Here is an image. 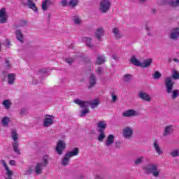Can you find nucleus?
Here are the masks:
<instances>
[{"label": "nucleus", "instance_id": "36", "mask_svg": "<svg viewBox=\"0 0 179 179\" xmlns=\"http://www.w3.org/2000/svg\"><path fill=\"white\" fill-rule=\"evenodd\" d=\"M83 41H85V44L88 48H93V45L91 44L92 39L90 38H84Z\"/></svg>", "mask_w": 179, "mask_h": 179}, {"label": "nucleus", "instance_id": "27", "mask_svg": "<svg viewBox=\"0 0 179 179\" xmlns=\"http://www.w3.org/2000/svg\"><path fill=\"white\" fill-rule=\"evenodd\" d=\"M15 77L16 76L15 75V73L8 74V85H13V83H15Z\"/></svg>", "mask_w": 179, "mask_h": 179}, {"label": "nucleus", "instance_id": "56", "mask_svg": "<svg viewBox=\"0 0 179 179\" xmlns=\"http://www.w3.org/2000/svg\"><path fill=\"white\" fill-rule=\"evenodd\" d=\"M140 2H145L146 0H138Z\"/></svg>", "mask_w": 179, "mask_h": 179}, {"label": "nucleus", "instance_id": "40", "mask_svg": "<svg viewBox=\"0 0 179 179\" xmlns=\"http://www.w3.org/2000/svg\"><path fill=\"white\" fill-rule=\"evenodd\" d=\"M78 0H70L69 5H71V6H73V8H75V6L78 5Z\"/></svg>", "mask_w": 179, "mask_h": 179}, {"label": "nucleus", "instance_id": "55", "mask_svg": "<svg viewBox=\"0 0 179 179\" xmlns=\"http://www.w3.org/2000/svg\"><path fill=\"white\" fill-rule=\"evenodd\" d=\"M145 29H146V30H149V26L146 25Z\"/></svg>", "mask_w": 179, "mask_h": 179}, {"label": "nucleus", "instance_id": "59", "mask_svg": "<svg viewBox=\"0 0 179 179\" xmlns=\"http://www.w3.org/2000/svg\"><path fill=\"white\" fill-rule=\"evenodd\" d=\"M113 59H115V56L113 55Z\"/></svg>", "mask_w": 179, "mask_h": 179}, {"label": "nucleus", "instance_id": "54", "mask_svg": "<svg viewBox=\"0 0 179 179\" xmlns=\"http://www.w3.org/2000/svg\"><path fill=\"white\" fill-rule=\"evenodd\" d=\"M6 64L8 68H9V62L6 61Z\"/></svg>", "mask_w": 179, "mask_h": 179}, {"label": "nucleus", "instance_id": "50", "mask_svg": "<svg viewBox=\"0 0 179 179\" xmlns=\"http://www.w3.org/2000/svg\"><path fill=\"white\" fill-rule=\"evenodd\" d=\"M26 113H27V110H26V108H22L20 110V114L24 115V114H26Z\"/></svg>", "mask_w": 179, "mask_h": 179}, {"label": "nucleus", "instance_id": "39", "mask_svg": "<svg viewBox=\"0 0 179 179\" xmlns=\"http://www.w3.org/2000/svg\"><path fill=\"white\" fill-rule=\"evenodd\" d=\"M90 113V110H89V108H85L84 110H82L80 114V117H85L86 114H89Z\"/></svg>", "mask_w": 179, "mask_h": 179}, {"label": "nucleus", "instance_id": "16", "mask_svg": "<svg viewBox=\"0 0 179 179\" xmlns=\"http://www.w3.org/2000/svg\"><path fill=\"white\" fill-rule=\"evenodd\" d=\"M51 5H54V1H52V0H44L42 1V10H48Z\"/></svg>", "mask_w": 179, "mask_h": 179}, {"label": "nucleus", "instance_id": "12", "mask_svg": "<svg viewBox=\"0 0 179 179\" xmlns=\"http://www.w3.org/2000/svg\"><path fill=\"white\" fill-rule=\"evenodd\" d=\"M174 131V127L173 125L166 126L164 128L163 136H170Z\"/></svg>", "mask_w": 179, "mask_h": 179}, {"label": "nucleus", "instance_id": "2", "mask_svg": "<svg viewBox=\"0 0 179 179\" xmlns=\"http://www.w3.org/2000/svg\"><path fill=\"white\" fill-rule=\"evenodd\" d=\"M165 87L166 89V93H168V94H170L171 93H172L171 97L173 100L178 97L179 96L178 90H175L173 91V89H174V82L173 81V79L171 78V77H167L165 79Z\"/></svg>", "mask_w": 179, "mask_h": 179}, {"label": "nucleus", "instance_id": "21", "mask_svg": "<svg viewBox=\"0 0 179 179\" xmlns=\"http://www.w3.org/2000/svg\"><path fill=\"white\" fill-rule=\"evenodd\" d=\"M27 6L29 8V9H32L34 12H37L38 9L37 8V6H36V3L33 1V0H27Z\"/></svg>", "mask_w": 179, "mask_h": 179}, {"label": "nucleus", "instance_id": "43", "mask_svg": "<svg viewBox=\"0 0 179 179\" xmlns=\"http://www.w3.org/2000/svg\"><path fill=\"white\" fill-rule=\"evenodd\" d=\"M73 21L76 24H80V19L79 18V17H73Z\"/></svg>", "mask_w": 179, "mask_h": 179}, {"label": "nucleus", "instance_id": "33", "mask_svg": "<svg viewBox=\"0 0 179 179\" xmlns=\"http://www.w3.org/2000/svg\"><path fill=\"white\" fill-rule=\"evenodd\" d=\"M122 80L124 81L125 83H130L131 80H132V75L125 74L122 78Z\"/></svg>", "mask_w": 179, "mask_h": 179}, {"label": "nucleus", "instance_id": "57", "mask_svg": "<svg viewBox=\"0 0 179 179\" xmlns=\"http://www.w3.org/2000/svg\"><path fill=\"white\" fill-rule=\"evenodd\" d=\"M96 179H101V178L100 176H96Z\"/></svg>", "mask_w": 179, "mask_h": 179}, {"label": "nucleus", "instance_id": "52", "mask_svg": "<svg viewBox=\"0 0 179 179\" xmlns=\"http://www.w3.org/2000/svg\"><path fill=\"white\" fill-rule=\"evenodd\" d=\"M9 164H10V166H15V165L16 164V162H15V160H10V161L9 162Z\"/></svg>", "mask_w": 179, "mask_h": 179}, {"label": "nucleus", "instance_id": "26", "mask_svg": "<svg viewBox=\"0 0 179 179\" xmlns=\"http://www.w3.org/2000/svg\"><path fill=\"white\" fill-rule=\"evenodd\" d=\"M152 59L144 60L143 62L141 63L140 66H141V68H148L150 66V64H152Z\"/></svg>", "mask_w": 179, "mask_h": 179}, {"label": "nucleus", "instance_id": "17", "mask_svg": "<svg viewBox=\"0 0 179 179\" xmlns=\"http://www.w3.org/2000/svg\"><path fill=\"white\" fill-rule=\"evenodd\" d=\"M8 17L6 15V10L5 8L0 10V23H6Z\"/></svg>", "mask_w": 179, "mask_h": 179}, {"label": "nucleus", "instance_id": "19", "mask_svg": "<svg viewBox=\"0 0 179 179\" xmlns=\"http://www.w3.org/2000/svg\"><path fill=\"white\" fill-rule=\"evenodd\" d=\"M112 33H113V36L117 40H120V38H122V34H121L118 28H113Z\"/></svg>", "mask_w": 179, "mask_h": 179}, {"label": "nucleus", "instance_id": "31", "mask_svg": "<svg viewBox=\"0 0 179 179\" xmlns=\"http://www.w3.org/2000/svg\"><path fill=\"white\" fill-rule=\"evenodd\" d=\"M106 62V57L103 55H100L97 57L96 64L98 65H101Z\"/></svg>", "mask_w": 179, "mask_h": 179}, {"label": "nucleus", "instance_id": "30", "mask_svg": "<svg viewBox=\"0 0 179 179\" xmlns=\"http://www.w3.org/2000/svg\"><path fill=\"white\" fill-rule=\"evenodd\" d=\"M15 35H16L17 40L19 41H20V43H23V38H24L23 33H22V31L20 30H17L15 31Z\"/></svg>", "mask_w": 179, "mask_h": 179}, {"label": "nucleus", "instance_id": "42", "mask_svg": "<svg viewBox=\"0 0 179 179\" xmlns=\"http://www.w3.org/2000/svg\"><path fill=\"white\" fill-rule=\"evenodd\" d=\"M143 157H138L137 159L135 160V164H141L143 162Z\"/></svg>", "mask_w": 179, "mask_h": 179}, {"label": "nucleus", "instance_id": "25", "mask_svg": "<svg viewBox=\"0 0 179 179\" xmlns=\"http://www.w3.org/2000/svg\"><path fill=\"white\" fill-rule=\"evenodd\" d=\"M10 135L13 142H17V139H19V134H17V131L13 129H11Z\"/></svg>", "mask_w": 179, "mask_h": 179}, {"label": "nucleus", "instance_id": "10", "mask_svg": "<svg viewBox=\"0 0 179 179\" xmlns=\"http://www.w3.org/2000/svg\"><path fill=\"white\" fill-rule=\"evenodd\" d=\"M66 146V145L65 144V142H64V141L62 140L59 141L55 148L57 153H58V155H62V152L65 150Z\"/></svg>", "mask_w": 179, "mask_h": 179}, {"label": "nucleus", "instance_id": "47", "mask_svg": "<svg viewBox=\"0 0 179 179\" xmlns=\"http://www.w3.org/2000/svg\"><path fill=\"white\" fill-rule=\"evenodd\" d=\"M65 61H66V62L67 64H69V65H71V64H72V63L73 62V59H72V58H66V59H65Z\"/></svg>", "mask_w": 179, "mask_h": 179}, {"label": "nucleus", "instance_id": "58", "mask_svg": "<svg viewBox=\"0 0 179 179\" xmlns=\"http://www.w3.org/2000/svg\"><path fill=\"white\" fill-rule=\"evenodd\" d=\"M48 17H51V14L48 13Z\"/></svg>", "mask_w": 179, "mask_h": 179}, {"label": "nucleus", "instance_id": "38", "mask_svg": "<svg viewBox=\"0 0 179 179\" xmlns=\"http://www.w3.org/2000/svg\"><path fill=\"white\" fill-rule=\"evenodd\" d=\"M171 156H172V157H178L179 156V150L178 149H176L172 150L170 152Z\"/></svg>", "mask_w": 179, "mask_h": 179}, {"label": "nucleus", "instance_id": "20", "mask_svg": "<svg viewBox=\"0 0 179 179\" xmlns=\"http://www.w3.org/2000/svg\"><path fill=\"white\" fill-rule=\"evenodd\" d=\"M96 125H97L98 131H104V129L107 128V122L104 120L99 121Z\"/></svg>", "mask_w": 179, "mask_h": 179}, {"label": "nucleus", "instance_id": "9", "mask_svg": "<svg viewBox=\"0 0 179 179\" xmlns=\"http://www.w3.org/2000/svg\"><path fill=\"white\" fill-rule=\"evenodd\" d=\"M1 164L3 167H4L6 170V178L5 179H12V176H13V171H10L9 166L6 164V161L5 159L1 160Z\"/></svg>", "mask_w": 179, "mask_h": 179}, {"label": "nucleus", "instance_id": "14", "mask_svg": "<svg viewBox=\"0 0 179 179\" xmlns=\"http://www.w3.org/2000/svg\"><path fill=\"white\" fill-rule=\"evenodd\" d=\"M179 38V28H175L173 29L170 34V38L171 40H174L175 41H177Z\"/></svg>", "mask_w": 179, "mask_h": 179}, {"label": "nucleus", "instance_id": "49", "mask_svg": "<svg viewBox=\"0 0 179 179\" xmlns=\"http://www.w3.org/2000/svg\"><path fill=\"white\" fill-rule=\"evenodd\" d=\"M61 4L62 6H66V5H68V2L66 0H61Z\"/></svg>", "mask_w": 179, "mask_h": 179}, {"label": "nucleus", "instance_id": "1", "mask_svg": "<svg viewBox=\"0 0 179 179\" xmlns=\"http://www.w3.org/2000/svg\"><path fill=\"white\" fill-rule=\"evenodd\" d=\"M73 101L75 104H78V106H80L81 108H87V107L90 106L92 110H94V108L99 107V105L100 104V100L99 99H95L91 101H82L77 99Z\"/></svg>", "mask_w": 179, "mask_h": 179}, {"label": "nucleus", "instance_id": "34", "mask_svg": "<svg viewBox=\"0 0 179 179\" xmlns=\"http://www.w3.org/2000/svg\"><path fill=\"white\" fill-rule=\"evenodd\" d=\"M131 64H133V65H135V66H141V62H139V60H138V59H136V57L135 56H133L131 58Z\"/></svg>", "mask_w": 179, "mask_h": 179}, {"label": "nucleus", "instance_id": "46", "mask_svg": "<svg viewBox=\"0 0 179 179\" xmlns=\"http://www.w3.org/2000/svg\"><path fill=\"white\" fill-rule=\"evenodd\" d=\"M96 73H97V75H101V73H103V68L102 67H98L96 69Z\"/></svg>", "mask_w": 179, "mask_h": 179}, {"label": "nucleus", "instance_id": "28", "mask_svg": "<svg viewBox=\"0 0 179 179\" xmlns=\"http://www.w3.org/2000/svg\"><path fill=\"white\" fill-rule=\"evenodd\" d=\"M2 104L6 110H9L12 106V101L9 99H6L2 102Z\"/></svg>", "mask_w": 179, "mask_h": 179}, {"label": "nucleus", "instance_id": "15", "mask_svg": "<svg viewBox=\"0 0 179 179\" xmlns=\"http://www.w3.org/2000/svg\"><path fill=\"white\" fill-rule=\"evenodd\" d=\"M138 97L139 99H141V100L147 101L148 103H150V101H152V97H150V95L145 92H140L138 94Z\"/></svg>", "mask_w": 179, "mask_h": 179}, {"label": "nucleus", "instance_id": "37", "mask_svg": "<svg viewBox=\"0 0 179 179\" xmlns=\"http://www.w3.org/2000/svg\"><path fill=\"white\" fill-rule=\"evenodd\" d=\"M34 169H33L32 166H29V167L27 168V169L24 170V176H29V175L31 174V173H33V171H34Z\"/></svg>", "mask_w": 179, "mask_h": 179}, {"label": "nucleus", "instance_id": "4", "mask_svg": "<svg viewBox=\"0 0 179 179\" xmlns=\"http://www.w3.org/2000/svg\"><path fill=\"white\" fill-rule=\"evenodd\" d=\"M78 155H79V148H75L73 150L66 152L62 159V166H68L69 162H71V157L78 156Z\"/></svg>", "mask_w": 179, "mask_h": 179}, {"label": "nucleus", "instance_id": "23", "mask_svg": "<svg viewBox=\"0 0 179 179\" xmlns=\"http://www.w3.org/2000/svg\"><path fill=\"white\" fill-rule=\"evenodd\" d=\"M115 138V136L114 135L110 134L106 139V142L105 143V145L106 146H111L113 143H114V139Z\"/></svg>", "mask_w": 179, "mask_h": 179}, {"label": "nucleus", "instance_id": "13", "mask_svg": "<svg viewBox=\"0 0 179 179\" xmlns=\"http://www.w3.org/2000/svg\"><path fill=\"white\" fill-rule=\"evenodd\" d=\"M97 83V80L96 79V76L94 74H91L90 78H89V89H92V87H94V86Z\"/></svg>", "mask_w": 179, "mask_h": 179}, {"label": "nucleus", "instance_id": "22", "mask_svg": "<svg viewBox=\"0 0 179 179\" xmlns=\"http://www.w3.org/2000/svg\"><path fill=\"white\" fill-rule=\"evenodd\" d=\"M165 3L173 8H177V6H179V0H165Z\"/></svg>", "mask_w": 179, "mask_h": 179}, {"label": "nucleus", "instance_id": "45", "mask_svg": "<svg viewBox=\"0 0 179 179\" xmlns=\"http://www.w3.org/2000/svg\"><path fill=\"white\" fill-rule=\"evenodd\" d=\"M26 24H27V22H26V20H22L19 25L17 26V27H23V26H26Z\"/></svg>", "mask_w": 179, "mask_h": 179}, {"label": "nucleus", "instance_id": "6", "mask_svg": "<svg viewBox=\"0 0 179 179\" xmlns=\"http://www.w3.org/2000/svg\"><path fill=\"white\" fill-rule=\"evenodd\" d=\"M111 8V2L110 0H102L99 4V12L101 13H107Z\"/></svg>", "mask_w": 179, "mask_h": 179}, {"label": "nucleus", "instance_id": "7", "mask_svg": "<svg viewBox=\"0 0 179 179\" xmlns=\"http://www.w3.org/2000/svg\"><path fill=\"white\" fill-rule=\"evenodd\" d=\"M122 117H127V118H132L134 117H138L139 112L134 109H129L124 111L122 113Z\"/></svg>", "mask_w": 179, "mask_h": 179}, {"label": "nucleus", "instance_id": "48", "mask_svg": "<svg viewBox=\"0 0 179 179\" xmlns=\"http://www.w3.org/2000/svg\"><path fill=\"white\" fill-rule=\"evenodd\" d=\"M111 97H112V103H115V101H117V96H115L114 93H112Z\"/></svg>", "mask_w": 179, "mask_h": 179}, {"label": "nucleus", "instance_id": "3", "mask_svg": "<svg viewBox=\"0 0 179 179\" xmlns=\"http://www.w3.org/2000/svg\"><path fill=\"white\" fill-rule=\"evenodd\" d=\"M143 170H144L147 174H152L153 177H155V178L159 177L160 173H162V170L159 169V166H157L156 164H148L143 166Z\"/></svg>", "mask_w": 179, "mask_h": 179}, {"label": "nucleus", "instance_id": "60", "mask_svg": "<svg viewBox=\"0 0 179 179\" xmlns=\"http://www.w3.org/2000/svg\"><path fill=\"white\" fill-rule=\"evenodd\" d=\"M35 1H37V0H35Z\"/></svg>", "mask_w": 179, "mask_h": 179}, {"label": "nucleus", "instance_id": "35", "mask_svg": "<svg viewBox=\"0 0 179 179\" xmlns=\"http://www.w3.org/2000/svg\"><path fill=\"white\" fill-rule=\"evenodd\" d=\"M13 150L14 152H15V153H18V155L20 154V150L19 149V142L15 141L13 143Z\"/></svg>", "mask_w": 179, "mask_h": 179}, {"label": "nucleus", "instance_id": "8", "mask_svg": "<svg viewBox=\"0 0 179 179\" xmlns=\"http://www.w3.org/2000/svg\"><path fill=\"white\" fill-rule=\"evenodd\" d=\"M122 135L125 139H131L134 135V129L132 127H125L123 129Z\"/></svg>", "mask_w": 179, "mask_h": 179}, {"label": "nucleus", "instance_id": "18", "mask_svg": "<svg viewBox=\"0 0 179 179\" xmlns=\"http://www.w3.org/2000/svg\"><path fill=\"white\" fill-rule=\"evenodd\" d=\"M153 147L157 155H159V156L161 155H163V150H162V148H160V145H159V143H157V141H155L154 142Z\"/></svg>", "mask_w": 179, "mask_h": 179}, {"label": "nucleus", "instance_id": "44", "mask_svg": "<svg viewBox=\"0 0 179 179\" xmlns=\"http://www.w3.org/2000/svg\"><path fill=\"white\" fill-rule=\"evenodd\" d=\"M154 79H160L162 78V74L159 71H156L153 75Z\"/></svg>", "mask_w": 179, "mask_h": 179}, {"label": "nucleus", "instance_id": "29", "mask_svg": "<svg viewBox=\"0 0 179 179\" xmlns=\"http://www.w3.org/2000/svg\"><path fill=\"white\" fill-rule=\"evenodd\" d=\"M9 122H10V118L6 116L1 119V124L3 127H8L9 125Z\"/></svg>", "mask_w": 179, "mask_h": 179}, {"label": "nucleus", "instance_id": "41", "mask_svg": "<svg viewBox=\"0 0 179 179\" xmlns=\"http://www.w3.org/2000/svg\"><path fill=\"white\" fill-rule=\"evenodd\" d=\"M171 79H179V73L176 71H173L172 73V78Z\"/></svg>", "mask_w": 179, "mask_h": 179}, {"label": "nucleus", "instance_id": "51", "mask_svg": "<svg viewBox=\"0 0 179 179\" xmlns=\"http://www.w3.org/2000/svg\"><path fill=\"white\" fill-rule=\"evenodd\" d=\"M172 61H173V62H176V64H178V62H179L178 59H177V58H173V59H169V62H171Z\"/></svg>", "mask_w": 179, "mask_h": 179}, {"label": "nucleus", "instance_id": "32", "mask_svg": "<svg viewBox=\"0 0 179 179\" xmlns=\"http://www.w3.org/2000/svg\"><path fill=\"white\" fill-rule=\"evenodd\" d=\"M98 132H99V134L98 136L97 140L99 142H103V141H104L106 138V133L104 131H98Z\"/></svg>", "mask_w": 179, "mask_h": 179}, {"label": "nucleus", "instance_id": "5", "mask_svg": "<svg viewBox=\"0 0 179 179\" xmlns=\"http://www.w3.org/2000/svg\"><path fill=\"white\" fill-rule=\"evenodd\" d=\"M48 164V156H45L42 159L41 162H38L35 166V173L36 174H41L44 167L47 166Z\"/></svg>", "mask_w": 179, "mask_h": 179}, {"label": "nucleus", "instance_id": "53", "mask_svg": "<svg viewBox=\"0 0 179 179\" xmlns=\"http://www.w3.org/2000/svg\"><path fill=\"white\" fill-rule=\"evenodd\" d=\"M40 73H47V71L45 69L40 70Z\"/></svg>", "mask_w": 179, "mask_h": 179}, {"label": "nucleus", "instance_id": "11", "mask_svg": "<svg viewBox=\"0 0 179 179\" xmlns=\"http://www.w3.org/2000/svg\"><path fill=\"white\" fill-rule=\"evenodd\" d=\"M54 124V116L47 115L43 120V127L45 128L51 127Z\"/></svg>", "mask_w": 179, "mask_h": 179}, {"label": "nucleus", "instance_id": "24", "mask_svg": "<svg viewBox=\"0 0 179 179\" xmlns=\"http://www.w3.org/2000/svg\"><path fill=\"white\" fill-rule=\"evenodd\" d=\"M95 36L98 40H100L104 36V29L103 28H98L95 32Z\"/></svg>", "mask_w": 179, "mask_h": 179}]
</instances>
